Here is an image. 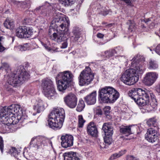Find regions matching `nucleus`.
<instances>
[{
	"label": "nucleus",
	"mask_w": 160,
	"mask_h": 160,
	"mask_svg": "<svg viewBox=\"0 0 160 160\" xmlns=\"http://www.w3.org/2000/svg\"><path fill=\"white\" fill-rule=\"evenodd\" d=\"M20 112L22 113L19 105L12 104L8 107L5 106L1 110L0 120L6 124L14 125L19 122H22L24 118L19 116Z\"/></svg>",
	"instance_id": "f257e3e1"
},
{
	"label": "nucleus",
	"mask_w": 160,
	"mask_h": 160,
	"mask_svg": "<svg viewBox=\"0 0 160 160\" xmlns=\"http://www.w3.org/2000/svg\"><path fill=\"white\" fill-rule=\"evenodd\" d=\"M65 118V112L63 108H54L48 115L49 127L55 130L60 129L62 127Z\"/></svg>",
	"instance_id": "f03ea898"
},
{
	"label": "nucleus",
	"mask_w": 160,
	"mask_h": 160,
	"mask_svg": "<svg viewBox=\"0 0 160 160\" xmlns=\"http://www.w3.org/2000/svg\"><path fill=\"white\" fill-rule=\"evenodd\" d=\"M99 97L101 101L105 103H113L118 98L119 93L112 87L106 86L99 91Z\"/></svg>",
	"instance_id": "7ed1b4c3"
},
{
	"label": "nucleus",
	"mask_w": 160,
	"mask_h": 160,
	"mask_svg": "<svg viewBox=\"0 0 160 160\" xmlns=\"http://www.w3.org/2000/svg\"><path fill=\"white\" fill-rule=\"evenodd\" d=\"M73 75L69 71H66L59 72L56 77L58 90L63 92L68 88L72 81Z\"/></svg>",
	"instance_id": "20e7f679"
},
{
	"label": "nucleus",
	"mask_w": 160,
	"mask_h": 160,
	"mask_svg": "<svg viewBox=\"0 0 160 160\" xmlns=\"http://www.w3.org/2000/svg\"><path fill=\"white\" fill-rule=\"evenodd\" d=\"M128 94L140 106H144L148 102V93H146L145 91L141 88H133L129 91Z\"/></svg>",
	"instance_id": "39448f33"
},
{
	"label": "nucleus",
	"mask_w": 160,
	"mask_h": 160,
	"mask_svg": "<svg viewBox=\"0 0 160 160\" xmlns=\"http://www.w3.org/2000/svg\"><path fill=\"white\" fill-rule=\"evenodd\" d=\"M30 75L28 73L23 69L21 70L20 73L15 72L10 74L8 76L7 82L8 83L13 87L22 83L29 78Z\"/></svg>",
	"instance_id": "423d86ee"
},
{
	"label": "nucleus",
	"mask_w": 160,
	"mask_h": 160,
	"mask_svg": "<svg viewBox=\"0 0 160 160\" xmlns=\"http://www.w3.org/2000/svg\"><path fill=\"white\" fill-rule=\"evenodd\" d=\"M41 86L46 97L49 99L55 98L57 94L53 82L51 79L48 78L43 79Z\"/></svg>",
	"instance_id": "0eeeda50"
},
{
	"label": "nucleus",
	"mask_w": 160,
	"mask_h": 160,
	"mask_svg": "<svg viewBox=\"0 0 160 160\" xmlns=\"http://www.w3.org/2000/svg\"><path fill=\"white\" fill-rule=\"evenodd\" d=\"M94 76V73L91 68L88 67H86L81 72L78 77L79 85L83 86L89 85L92 81Z\"/></svg>",
	"instance_id": "6e6552de"
},
{
	"label": "nucleus",
	"mask_w": 160,
	"mask_h": 160,
	"mask_svg": "<svg viewBox=\"0 0 160 160\" xmlns=\"http://www.w3.org/2000/svg\"><path fill=\"white\" fill-rule=\"evenodd\" d=\"M62 29L59 27V31L57 30V32H54L53 33L52 40H56L58 42H61L62 41L67 40L70 33L67 26H63Z\"/></svg>",
	"instance_id": "1a4fd4ad"
},
{
	"label": "nucleus",
	"mask_w": 160,
	"mask_h": 160,
	"mask_svg": "<svg viewBox=\"0 0 160 160\" xmlns=\"http://www.w3.org/2000/svg\"><path fill=\"white\" fill-rule=\"evenodd\" d=\"M141 57H142L138 54L133 58L132 60L131 64L135 67L134 68L129 70L134 76H136L138 77L143 73L144 67L140 64H137V62L141 61L140 59Z\"/></svg>",
	"instance_id": "9d476101"
},
{
	"label": "nucleus",
	"mask_w": 160,
	"mask_h": 160,
	"mask_svg": "<svg viewBox=\"0 0 160 160\" xmlns=\"http://www.w3.org/2000/svg\"><path fill=\"white\" fill-rule=\"evenodd\" d=\"M49 141L48 138L43 136H38L32 138L30 143L31 147H34L37 149L43 148L47 145Z\"/></svg>",
	"instance_id": "9b49d317"
},
{
	"label": "nucleus",
	"mask_w": 160,
	"mask_h": 160,
	"mask_svg": "<svg viewBox=\"0 0 160 160\" xmlns=\"http://www.w3.org/2000/svg\"><path fill=\"white\" fill-rule=\"evenodd\" d=\"M139 77L134 76L129 70H126L122 74L121 80L125 84L131 86L134 85L138 80Z\"/></svg>",
	"instance_id": "f8f14e48"
},
{
	"label": "nucleus",
	"mask_w": 160,
	"mask_h": 160,
	"mask_svg": "<svg viewBox=\"0 0 160 160\" xmlns=\"http://www.w3.org/2000/svg\"><path fill=\"white\" fill-rule=\"evenodd\" d=\"M63 14L59 12H56L53 14L52 23H55L59 27L62 29L63 26H68L69 24L68 22L65 18L63 17Z\"/></svg>",
	"instance_id": "ddd939ff"
},
{
	"label": "nucleus",
	"mask_w": 160,
	"mask_h": 160,
	"mask_svg": "<svg viewBox=\"0 0 160 160\" xmlns=\"http://www.w3.org/2000/svg\"><path fill=\"white\" fill-rule=\"evenodd\" d=\"M32 29L27 28L25 26H20L16 29V34L18 37L22 38H28L33 34Z\"/></svg>",
	"instance_id": "4468645a"
},
{
	"label": "nucleus",
	"mask_w": 160,
	"mask_h": 160,
	"mask_svg": "<svg viewBox=\"0 0 160 160\" xmlns=\"http://www.w3.org/2000/svg\"><path fill=\"white\" fill-rule=\"evenodd\" d=\"M63 99L66 105L71 108H74L77 104V98L73 93H69L64 97Z\"/></svg>",
	"instance_id": "2eb2a0df"
},
{
	"label": "nucleus",
	"mask_w": 160,
	"mask_h": 160,
	"mask_svg": "<svg viewBox=\"0 0 160 160\" xmlns=\"http://www.w3.org/2000/svg\"><path fill=\"white\" fill-rule=\"evenodd\" d=\"M158 77V74L155 72L147 73L144 78L143 82L147 85L151 86L156 81Z\"/></svg>",
	"instance_id": "dca6fc26"
},
{
	"label": "nucleus",
	"mask_w": 160,
	"mask_h": 160,
	"mask_svg": "<svg viewBox=\"0 0 160 160\" xmlns=\"http://www.w3.org/2000/svg\"><path fill=\"white\" fill-rule=\"evenodd\" d=\"M61 145L65 148L73 145V138L71 135L67 134L63 135L61 137Z\"/></svg>",
	"instance_id": "f3484780"
},
{
	"label": "nucleus",
	"mask_w": 160,
	"mask_h": 160,
	"mask_svg": "<svg viewBox=\"0 0 160 160\" xmlns=\"http://www.w3.org/2000/svg\"><path fill=\"white\" fill-rule=\"evenodd\" d=\"M96 92L94 91L85 97L84 99L88 105H94L96 102Z\"/></svg>",
	"instance_id": "a211bd4d"
},
{
	"label": "nucleus",
	"mask_w": 160,
	"mask_h": 160,
	"mask_svg": "<svg viewBox=\"0 0 160 160\" xmlns=\"http://www.w3.org/2000/svg\"><path fill=\"white\" fill-rule=\"evenodd\" d=\"M87 131L88 134L94 137L97 136L98 131L96 124L93 122H91L87 127Z\"/></svg>",
	"instance_id": "6ab92c4d"
},
{
	"label": "nucleus",
	"mask_w": 160,
	"mask_h": 160,
	"mask_svg": "<svg viewBox=\"0 0 160 160\" xmlns=\"http://www.w3.org/2000/svg\"><path fill=\"white\" fill-rule=\"evenodd\" d=\"M47 104L42 100L38 99L36 100L35 105L33 107V109L36 111L38 113L42 112L45 109V107H47Z\"/></svg>",
	"instance_id": "aec40b11"
},
{
	"label": "nucleus",
	"mask_w": 160,
	"mask_h": 160,
	"mask_svg": "<svg viewBox=\"0 0 160 160\" xmlns=\"http://www.w3.org/2000/svg\"><path fill=\"white\" fill-rule=\"evenodd\" d=\"M105 135L112 136L113 134V128L107 123L103 124L102 128Z\"/></svg>",
	"instance_id": "412c9836"
},
{
	"label": "nucleus",
	"mask_w": 160,
	"mask_h": 160,
	"mask_svg": "<svg viewBox=\"0 0 160 160\" xmlns=\"http://www.w3.org/2000/svg\"><path fill=\"white\" fill-rule=\"evenodd\" d=\"M63 155L64 160H80L76 156V153L74 152H66Z\"/></svg>",
	"instance_id": "4be33fe9"
},
{
	"label": "nucleus",
	"mask_w": 160,
	"mask_h": 160,
	"mask_svg": "<svg viewBox=\"0 0 160 160\" xmlns=\"http://www.w3.org/2000/svg\"><path fill=\"white\" fill-rule=\"evenodd\" d=\"M132 125L122 126L120 127V132L126 136H128L132 133L131 128Z\"/></svg>",
	"instance_id": "5701e85b"
},
{
	"label": "nucleus",
	"mask_w": 160,
	"mask_h": 160,
	"mask_svg": "<svg viewBox=\"0 0 160 160\" xmlns=\"http://www.w3.org/2000/svg\"><path fill=\"white\" fill-rule=\"evenodd\" d=\"M143 21L147 24L151 25L152 27L159 22V20L155 17L145 18Z\"/></svg>",
	"instance_id": "b1692460"
},
{
	"label": "nucleus",
	"mask_w": 160,
	"mask_h": 160,
	"mask_svg": "<svg viewBox=\"0 0 160 160\" xmlns=\"http://www.w3.org/2000/svg\"><path fill=\"white\" fill-rule=\"evenodd\" d=\"M3 25L6 28L9 29H12L14 26V21L10 18H8L4 22Z\"/></svg>",
	"instance_id": "393cba45"
},
{
	"label": "nucleus",
	"mask_w": 160,
	"mask_h": 160,
	"mask_svg": "<svg viewBox=\"0 0 160 160\" xmlns=\"http://www.w3.org/2000/svg\"><path fill=\"white\" fill-rule=\"evenodd\" d=\"M128 29L129 32H134L137 28V25L134 21L132 20H128L126 22Z\"/></svg>",
	"instance_id": "a878e982"
},
{
	"label": "nucleus",
	"mask_w": 160,
	"mask_h": 160,
	"mask_svg": "<svg viewBox=\"0 0 160 160\" xmlns=\"http://www.w3.org/2000/svg\"><path fill=\"white\" fill-rule=\"evenodd\" d=\"M9 153L11 155L15 157V160H20L21 157L20 155V152L17 149L14 147H12L9 151Z\"/></svg>",
	"instance_id": "bb28decb"
},
{
	"label": "nucleus",
	"mask_w": 160,
	"mask_h": 160,
	"mask_svg": "<svg viewBox=\"0 0 160 160\" xmlns=\"http://www.w3.org/2000/svg\"><path fill=\"white\" fill-rule=\"evenodd\" d=\"M79 1H81V3L82 2V0H59V2L65 6L72 5L76 1L80 3Z\"/></svg>",
	"instance_id": "cd10ccee"
},
{
	"label": "nucleus",
	"mask_w": 160,
	"mask_h": 160,
	"mask_svg": "<svg viewBox=\"0 0 160 160\" xmlns=\"http://www.w3.org/2000/svg\"><path fill=\"white\" fill-rule=\"evenodd\" d=\"M80 29L78 27H75L73 28L72 33L74 36V39L75 41H77L80 38L81 34Z\"/></svg>",
	"instance_id": "c85d7f7f"
},
{
	"label": "nucleus",
	"mask_w": 160,
	"mask_h": 160,
	"mask_svg": "<svg viewBox=\"0 0 160 160\" xmlns=\"http://www.w3.org/2000/svg\"><path fill=\"white\" fill-rule=\"evenodd\" d=\"M147 124L149 127L153 128H157L159 129L158 125V122L157 120L154 118L149 119L147 122Z\"/></svg>",
	"instance_id": "c756f323"
},
{
	"label": "nucleus",
	"mask_w": 160,
	"mask_h": 160,
	"mask_svg": "<svg viewBox=\"0 0 160 160\" xmlns=\"http://www.w3.org/2000/svg\"><path fill=\"white\" fill-rule=\"evenodd\" d=\"M115 53L113 49L105 51L103 53H102L101 57L105 59L109 58L114 55Z\"/></svg>",
	"instance_id": "7c9ffc66"
},
{
	"label": "nucleus",
	"mask_w": 160,
	"mask_h": 160,
	"mask_svg": "<svg viewBox=\"0 0 160 160\" xmlns=\"http://www.w3.org/2000/svg\"><path fill=\"white\" fill-rule=\"evenodd\" d=\"M158 129L157 128H150L147 130V133L145 134V137L158 134Z\"/></svg>",
	"instance_id": "2f4dec72"
},
{
	"label": "nucleus",
	"mask_w": 160,
	"mask_h": 160,
	"mask_svg": "<svg viewBox=\"0 0 160 160\" xmlns=\"http://www.w3.org/2000/svg\"><path fill=\"white\" fill-rule=\"evenodd\" d=\"M85 106V105L84 101L82 99H80L79 100L76 110L77 112H81L83 110Z\"/></svg>",
	"instance_id": "473e14b6"
},
{
	"label": "nucleus",
	"mask_w": 160,
	"mask_h": 160,
	"mask_svg": "<svg viewBox=\"0 0 160 160\" xmlns=\"http://www.w3.org/2000/svg\"><path fill=\"white\" fill-rule=\"evenodd\" d=\"M158 64L156 61L151 60L149 62L148 68L150 69L155 70L158 68Z\"/></svg>",
	"instance_id": "72a5a7b5"
},
{
	"label": "nucleus",
	"mask_w": 160,
	"mask_h": 160,
	"mask_svg": "<svg viewBox=\"0 0 160 160\" xmlns=\"http://www.w3.org/2000/svg\"><path fill=\"white\" fill-rule=\"evenodd\" d=\"M146 139L148 142L153 143L155 142L158 140V134L145 137Z\"/></svg>",
	"instance_id": "f704fd0d"
},
{
	"label": "nucleus",
	"mask_w": 160,
	"mask_h": 160,
	"mask_svg": "<svg viewBox=\"0 0 160 160\" xmlns=\"http://www.w3.org/2000/svg\"><path fill=\"white\" fill-rule=\"evenodd\" d=\"M85 121L82 115H79L78 116V127L79 128H82Z\"/></svg>",
	"instance_id": "c9c22d12"
},
{
	"label": "nucleus",
	"mask_w": 160,
	"mask_h": 160,
	"mask_svg": "<svg viewBox=\"0 0 160 160\" xmlns=\"http://www.w3.org/2000/svg\"><path fill=\"white\" fill-rule=\"evenodd\" d=\"M149 102H150V104L148 106H149V108H150V107H151V108H150V109H154L157 108V102L156 98L153 99L152 100H150Z\"/></svg>",
	"instance_id": "e433bc0d"
},
{
	"label": "nucleus",
	"mask_w": 160,
	"mask_h": 160,
	"mask_svg": "<svg viewBox=\"0 0 160 160\" xmlns=\"http://www.w3.org/2000/svg\"><path fill=\"white\" fill-rule=\"evenodd\" d=\"M18 47V49L22 51H26L29 49V46L27 43H25L23 45H19Z\"/></svg>",
	"instance_id": "4c0bfd02"
},
{
	"label": "nucleus",
	"mask_w": 160,
	"mask_h": 160,
	"mask_svg": "<svg viewBox=\"0 0 160 160\" xmlns=\"http://www.w3.org/2000/svg\"><path fill=\"white\" fill-rule=\"evenodd\" d=\"M47 7L46 6H40L39 8H36L37 10H39V9H41V13L42 14H43L44 15H46L47 14Z\"/></svg>",
	"instance_id": "58836bf2"
},
{
	"label": "nucleus",
	"mask_w": 160,
	"mask_h": 160,
	"mask_svg": "<svg viewBox=\"0 0 160 160\" xmlns=\"http://www.w3.org/2000/svg\"><path fill=\"white\" fill-rule=\"evenodd\" d=\"M112 136L105 135L104 138V142L108 145H110L112 141Z\"/></svg>",
	"instance_id": "ea45409f"
},
{
	"label": "nucleus",
	"mask_w": 160,
	"mask_h": 160,
	"mask_svg": "<svg viewBox=\"0 0 160 160\" xmlns=\"http://www.w3.org/2000/svg\"><path fill=\"white\" fill-rule=\"evenodd\" d=\"M114 53L118 54H121L123 52V49L120 46L116 47L115 49H113Z\"/></svg>",
	"instance_id": "a19ab883"
},
{
	"label": "nucleus",
	"mask_w": 160,
	"mask_h": 160,
	"mask_svg": "<svg viewBox=\"0 0 160 160\" xmlns=\"http://www.w3.org/2000/svg\"><path fill=\"white\" fill-rule=\"evenodd\" d=\"M0 149L2 153L4 149L3 140L2 138L0 136Z\"/></svg>",
	"instance_id": "79ce46f5"
},
{
	"label": "nucleus",
	"mask_w": 160,
	"mask_h": 160,
	"mask_svg": "<svg viewBox=\"0 0 160 160\" xmlns=\"http://www.w3.org/2000/svg\"><path fill=\"white\" fill-rule=\"evenodd\" d=\"M3 39L2 37H0V52L3 51L5 49V48L2 45L3 41L2 39Z\"/></svg>",
	"instance_id": "37998d69"
},
{
	"label": "nucleus",
	"mask_w": 160,
	"mask_h": 160,
	"mask_svg": "<svg viewBox=\"0 0 160 160\" xmlns=\"http://www.w3.org/2000/svg\"><path fill=\"white\" fill-rule=\"evenodd\" d=\"M127 160H139L138 158L134 157L132 155H128L126 157Z\"/></svg>",
	"instance_id": "c03bdc74"
},
{
	"label": "nucleus",
	"mask_w": 160,
	"mask_h": 160,
	"mask_svg": "<svg viewBox=\"0 0 160 160\" xmlns=\"http://www.w3.org/2000/svg\"><path fill=\"white\" fill-rule=\"evenodd\" d=\"M111 107L109 106H106L104 108V111L106 115H108L110 112Z\"/></svg>",
	"instance_id": "a18cd8bd"
},
{
	"label": "nucleus",
	"mask_w": 160,
	"mask_h": 160,
	"mask_svg": "<svg viewBox=\"0 0 160 160\" xmlns=\"http://www.w3.org/2000/svg\"><path fill=\"white\" fill-rule=\"evenodd\" d=\"M118 158H119V157L118 154V153H115L112 155L110 157L109 159L110 160H113Z\"/></svg>",
	"instance_id": "49530a36"
},
{
	"label": "nucleus",
	"mask_w": 160,
	"mask_h": 160,
	"mask_svg": "<svg viewBox=\"0 0 160 160\" xmlns=\"http://www.w3.org/2000/svg\"><path fill=\"white\" fill-rule=\"evenodd\" d=\"M156 52L160 55V44H158L155 49Z\"/></svg>",
	"instance_id": "de8ad7c7"
},
{
	"label": "nucleus",
	"mask_w": 160,
	"mask_h": 160,
	"mask_svg": "<svg viewBox=\"0 0 160 160\" xmlns=\"http://www.w3.org/2000/svg\"><path fill=\"white\" fill-rule=\"evenodd\" d=\"M146 93H148V103H147V105L148 104L149 102V95H150V97H151V100H152V99H154V98H155V96L154 95V94H153V93H151L150 92H146Z\"/></svg>",
	"instance_id": "09e8293b"
},
{
	"label": "nucleus",
	"mask_w": 160,
	"mask_h": 160,
	"mask_svg": "<svg viewBox=\"0 0 160 160\" xmlns=\"http://www.w3.org/2000/svg\"><path fill=\"white\" fill-rule=\"evenodd\" d=\"M126 152V150H121L120 152H119L118 153H117L118 154L119 156V157H120V156H122L123 155L125 154Z\"/></svg>",
	"instance_id": "8fccbe9b"
},
{
	"label": "nucleus",
	"mask_w": 160,
	"mask_h": 160,
	"mask_svg": "<svg viewBox=\"0 0 160 160\" xmlns=\"http://www.w3.org/2000/svg\"><path fill=\"white\" fill-rule=\"evenodd\" d=\"M42 46L45 48L48 51H50L51 50V48L48 46L47 44L42 43Z\"/></svg>",
	"instance_id": "3c124183"
},
{
	"label": "nucleus",
	"mask_w": 160,
	"mask_h": 160,
	"mask_svg": "<svg viewBox=\"0 0 160 160\" xmlns=\"http://www.w3.org/2000/svg\"><path fill=\"white\" fill-rule=\"evenodd\" d=\"M9 67L7 63H3L2 66L0 67V69H1L2 68H5V69H6V68H8Z\"/></svg>",
	"instance_id": "603ef678"
},
{
	"label": "nucleus",
	"mask_w": 160,
	"mask_h": 160,
	"mask_svg": "<svg viewBox=\"0 0 160 160\" xmlns=\"http://www.w3.org/2000/svg\"><path fill=\"white\" fill-rule=\"evenodd\" d=\"M68 44L67 42H66V41L62 43V45L61 47V48H66L68 46Z\"/></svg>",
	"instance_id": "864d4df0"
},
{
	"label": "nucleus",
	"mask_w": 160,
	"mask_h": 160,
	"mask_svg": "<svg viewBox=\"0 0 160 160\" xmlns=\"http://www.w3.org/2000/svg\"><path fill=\"white\" fill-rule=\"evenodd\" d=\"M97 36L99 38H102L103 37L104 35L101 33H98L97 34Z\"/></svg>",
	"instance_id": "5fc2aeb1"
},
{
	"label": "nucleus",
	"mask_w": 160,
	"mask_h": 160,
	"mask_svg": "<svg viewBox=\"0 0 160 160\" xmlns=\"http://www.w3.org/2000/svg\"><path fill=\"white\" fill-rule=\"evenodd\" d=\"M157 91L159 93H160V84L157 87Z\"/></svg>",
	"instance_id": "6e6d98bb"
},
{
	"label": "nucleus",
	"mask_w": 160,
	"mask_h": 160,
	"mask_svg": "<svg viewBox=\"0 0 160 160\" xmlns=\"http://www.w3.org/2000/svg\"><path fill=\"white\" fill-rule=\"evenodd\" d=\"M54 29L53 28H52V29H49V33H50V32H52V31L53 30V31H54Z\"/></svg>",
	"instance_id": "4d7b16f0"
},
{
	"label": "nucleus",
	"mask_w": 160,
	"mask_h": 160,
	"mask_svg": "<svg viewBox=\"0 0 160 160\" xmlns=\"http://www.w3.org/2000/svg\"><path fill=\"white\" fill-rule=\"evenodd\" d=\"M8 2H11L12 1V0H7Z\"/></svg>",
	"instance_id": "13d9d810"
},
{
	"label": "nucleus",
	"mask_w": 160,
	"mask_h": 160,
	"mask_svg": "<svg viewBox=\"0 0 160 160\" xmlns=\"http://www.w3.org/2000/svg\"><path fill=\"white\" fill-rule=\"evenodd\" d=\"M99 114H100V115H102V112H99Z\"/></svg>",
	"instance_id": "bf43d9fd"
},
{
	"label": "nucleus",
	"mask_w": 160,
	"mask_h": 160,
	"mask_svg": "<svg viewBox=\"0 0 160 160\" xmlns=\"http://www.w3.org/2000/svg\"><path fill=\"white\" fill-rule=\"evenodd\" d=\"M142 59H143V60L144 61H145V58H142Z\"/></svg>",
	"instance_id": "052dcab7"
},
{
	"label": "nucleus",
	"mask_w": 160,
	"mask_h": 160,
	"mask_svg": "<svg viewBox=\"0 0 160 160\" xmlns=\"http://www.w3.org/2000/svg\"><path fill=\"white\" fill-rule=\"evenodd\" d=\"M123 56H119V57H122Z\"/></svg>",
	"instance_id": "680f3d73"
},
{
	"label": "nucleus",
	"mask_w": 160,
	"mask_h": 160,
	"mask_svg": "<svg viewBox=\"0 0 160 160\" xmlns=\"http://www.w3.org/2000/svg\"><path fill=\"white\" fill-rule=\"evenodd\" d=\"M106 14H105V15H107V14H108V13H107V12H106Z\"/></svg>",
	"instance_id": "e2e57ef3"
},
{
	"label": "nucleus",
	"mask_w": 160,
	"mask_h": 160,
	"mask_svg": "<svg viewBox=\"0 0 160 160\" xmlns=\"http://www.w3.org/2000/svg\"><path fill=\"white\" fill-rule=\"evenodd\" d=\"M150 50L151 51H152V50H151V49H150Z\"/></svg>",
	"instance_id": "0e129e2a"
}]
</instances>
